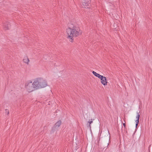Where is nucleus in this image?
Listing matches in <instances>:
<instances>
[{
	"label": "nucleus",
	"mask_w": 152,
	"mask_h": 152,
	"mask_svg": "<svg viewBox=\"0 0 152 152\" xmlns=\"http://www.w3.org/2000/svg\"><path fill=\"white\" fill-rule=\"evenodd\" d=\"M68 38L70 39L69 41L71 42H73V37H77L81 34L80 28L77 26H73L68 27L66 30Z\"/></svg>",
	"instance_id": "1"
},
{
	"label": "nucleus",
	"mask_w": 152,
	"mask_h": 152,
	"mask_svg": "<svg viewBox=\"0 0 152 152\" xmlns=\"http://www.w3.org/2000/svg\"><path fill=\"white\" fill-rule=\"evenodd\" d=\"M34 86L36 87V89L44 88L47 86L46 80L42 78H37L34 81Z\"/></svg>",
	"instance_id": "2"
},
{
	"label": "nucleus",
	"mask_w": 152,
	"mask_h": 152,
	"mask_svg": "<svg viewBox=\"0 0 152 152\" xmlns=\"http://www.w3.org/2000/svg\"><path fill=\"white\" fill-rule=\"evenodd\" d=\"M34 84V82L32 83V82L30 81L27 83L26 84V88L28 92H32L34 90V88L36 89V87H35Z\"/></svg>",
	"instance_id": "3"
},
{
	"label": "nucleus",
	"mask_w": 152,
	"mask_h": 152,
	"mask_svg": "<svg viewBox=\"0 0 152 152\" xmlns=\"http://www.w3.org/2000/svg\"><path fill=\"white\" fill-rule=\"evenodd\" d=\"M99 78L100 79L101 83L104 85L106 86L107 85V80L106 77L101 75Z\"/></svg>",
	"instance_id": "4"
},
{
	"label": "nucleus",
	"mask_w": 152,
	"mask_h": 152,
	"mask_svg": "<svg viewBox=\"0 0 152 152\" xmlns=\"http://www.w3.org/2000/svg\"><path fill=\"white\" fill-rule=\"evenodd\" d=\"M91 2V0H83V4L86 7L89 6Z\"/></svg>",
	"instance_id": "5"
},
{
	"label": "nucleus",
	"mask_w": 152,
	"mask_h": 152,
	"mask_svg": "<svg viewBox=\"0 0 152 152\" xmlns=\"http://www.w3.org/2000/svg\"><path fill=\"white\" fill-rule=\"evenodd\" d=\"M10 25L9 22H6L4 23L3 27L4 28L5 30H7L9 29V28L10 27Z\"/></svg>",
	"instance_id": "6"
},
{
	"label": "nucleus",
	"mask_w": 152,
	"mask_h": 152,
	"mask_svg": "<svg viewBox=\"0 0 152 152\" xmlns=\"http://www.w3.org/2000/svg\"><path fill=\"white\" fill-rule=\"evenodd\" d=\"M139 113H140V112L139 113L137 112V115L136 117V118H137V120L136 121V128L137 127L138 124L139 123V120L140 117V114H139Z\"/></svg>",
	"instance_id": "7"
},
{
	"label": "nucleus",
	"mask_w": 152,
	"mask_h": 152,
	"mask_svg": "<svg viewBox=\"0 0 152 152\" xmlns=\"http://www.w3.org/2000/svg\"><path fill=\"white\" fill-rule=\"evenodd\" d=\"M61 122L60 120H59L57 121L55 124L54 126V127L55 128H58L61 125Z\"/></svg>",
	"instance_id": "8"
},
{
	"label": "nucleus",
	"mask_w": 152,
	"mask_h": 152,
	"mask_svg": "<svg viewBox=\"0 0 152 152\" xmlns=\"http://www.w3.org/2000/svg\"><path fill=\"white\" fill-rule=\"evenodd\" d=\"M23 61L24 63L27 64H28L29 62V60L27 56H26L24 57L23 60Z\"/></svg>",
	"instance_id": "9"
},
{
	"label": "nucleus",
	"mask_w": 152,
	"mask_h": 152,
	"mask_svg": "<svg viewBox=\"0 0 152 152\" xmlns=\"http://www.w3.org/2000/svg\"><path fill=\"white\" fill-rule=\"evenodd\" d=\"M92 73L94 75H95L96 77H98L99 78L101 75L100 74H98L95 71H93Z\"/></svg>",
	"instance_id": "10"
},
{
	"label": "nucleus",
	"mask_w": 152,
	"mask_h": 152,
	"mask_svg": "<svg viewBox=\"0 0 152 152\" xmlns=\"http://www.w3.org/2000/svg\"><path fill=\"white\" fill-rule=\"evenodd\" d=\"M92 122H93V121H92V119H91V121H88V123L89 124V127L90 128H91V125H90V124H91L92 123Z\"/></svg>",
	"instance_id": "11"
},
{
	"label": "nucleus",
	"mask_w": 152,
	"mask_h": 152,
	"mask_svg": "<svg viewBox=\"0 0 152 152\" xmlns=\"http://www.w3.org/2000/svg\"><path fill=\"white\" fill-rule=\"evenodd\" d=\"M5 112L6 113H7V115H8L9 114V110L8 109H6L5 110Z\"/></svg>",
	"instance_id": "12"
},
{
	"label": "nucleus",
	"mask_w": 152,
	"mask_h": 152,
	"mask_svg": "<svg viewBox=\"0 0 152 152\" xmlns=\"http://www.w3.org/2000/svg\"><path fill=\"white\" fill-rule=\"evenodd\" d=\"M151 147V145H150L149 147V152H150Z\"/></svg>",
	"instance_id": "13"
},
{
	"label": "nucleus",
	"mask_w": 152,
	"mask_h": 152,
	"mask_svg": "<svg viewBox=\"0 0 152 152\" xmlns=\"http://www.w3.org/2000/svg\"><path fill=\"white\" fill-rule=\"evenodd\" d=\"M123 126L124 127H125L126 126V125L125 123L123 124Z\"/></svg>",
	"instance_id": "14"
},
{
	"label": "nucleus",
	"mask_w": 152,
	"mask_h": 152,
	"mask_svg": "<svg viewBox=\"0 0 152 152\" xmlns=\"http://www.w3.org/2000/svg\"><path fill=\"white\" fill-rule=\"evenodd\" d=\"M107 146H108V145H109V143H108V142H107Z\"/></svg>",
	"instance_id": "15"
}]
</instances>
